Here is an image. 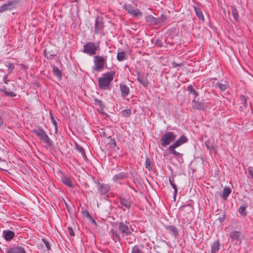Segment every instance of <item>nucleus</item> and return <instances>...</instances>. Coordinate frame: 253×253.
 <instances>
[{
	"mask_svg": "<svg viewBox=\"0 0 253 253\" xmlns=\"http://www.w3.org/2000/svg\"><path fill=\"white\" fill-rule=\"evenodd\" d=\"M115 73L114 71L108 72L103 74L102 76L98 79V87L100 89H109L111 83L113 80Z\"/></svg>",
	"mask_w": 253,
	"mask_h": 253,
	"instance_id": "1",
	"label": "nucleus"
},
{
	"mask_svg": "<svg viewBox=\"0 0 253 253\" xmlns=\"http://www.w3.org/2000/svg\"><path fill=\"white\" fill-rule=\"evenodd\" d=\"M32 131L35 133L42 141L46 143L48 146L50 147L52 145V141L50 139L42 127L34 129Z\"/></svg>",
	"mask_w": 253,
	"mask_h": 253,
	"instance_id": "2",
	"label": "nucleus"
},
{
	"mask_svg": "<svg viewBox=\"0 0 253 253\" xmlns=\"http://www.w3.org/2000/svg\"><path fill=\"white\" fill-rule=\"evenodd\" d=\"M129 223L127 221H122L119 224L118 231L123 237L132 235L133 229L128 226Z\"/></svg>",
	"mask_w": 253,
	"mask_h": 253,
	"instance_id": "3",
	"label": "nucleus"
},
{
	"mask_svg": "<svg viewBox=\"0 0 253 253\" xmlns=\"http://www.w3.org/2000/svg\"><path fill=\"white\" fill-rule=\"evenodd\" d=\"M99 45L93 42H87L84 45L83 52L90 56L95 55L96 51L98 50Z\"/></svg>",
	"mask_w": 253,
	"mask_h": 253,
	"instance_id": "4",
	"label": "nucleus"
},
{
	"mask_svg": "<svg viewBox=\"0 0 253 253\" xmlns=\"http://www.w3.org/2000/svg\"><path fill=\"white\" fill-rule=\"evenodd\" d=\"M107 56L103 57L101 56L96 55L94 57V66L93 70L97 72L100 71L105 66L106 63Z\"/></svg>",
	"mask_w": 253,
	"mask_h": 253,
	"instance_id": "5",
	"label": "nucleus"
},
{
	"mask_svg": "<svg viewBox=\"0 0 253 253\" xmlns=\"http://www.w3.org/2000/svg\"><path fill=\"white\" fill-rule=\"evenodd\" d=\"M176 138L173 132L169 131L163 134L161 138V144L163 147H166L171 142L173 141Z\"/></svg>",
	"mask_w": 253,
	"mask_h": 253,
	"instance_id": "6",
	"label": "nucleus"
},
{
	"mask_svg": "<svg viewBox=\"0 0 253 253\" xmlns=\"http://www.w3.org/2000/svg\"><path fill=\"white\" fill-rule=\"evenodd\" d=\"M20 0H12L7 3L3 4L0 6V12H3L6 10H11L20 6Z\"/></svg>",
	"mask_w": 253,
	"mask_h": 253,
	"instance_id": "7",
	"label": "nucleus"
},
{
	"mask_svg": "<svg viewBox=\"0 0 253 253\" xmlns=\"http://www.w3.org/2000/svg\"><path fill=\"white\" fill-rule=\"evenodd\" d=\"M123 8L127 11V13L133 17L142 16V12L138 8H135L131 4H125L123 5Z\"/></svg>",
	"mask_w": 253,
	"mask_h": 253,
	"instance_id": "8",
	"label": "nucleus"
},
{
	"mask_svg": "<svg viewBox=\"0 0 253 253\" xmlns=\"http://www.w3.org/2000/svg\"><path fill=\"white\" fill-rule=\"evenodd\" d=\"M98 191L102 195H105L111 190V185L109 184L102 183L99 182L97 183Z\"/></svg>",
	"mask_w": 253,
	"mask_h": 253,
	"instance_id": "9",
	"label": "nucleus"
},
{
	"mask_svg": "<svg viewBox=\"0 0 253 253\" xmlns=\"http://www.w3.org/2000/svg\"><path fill=\"white\" fill-rule=\"evenodd\" d=\"M104 29V23L103 22L102 18L101 17H97L96 19L95 27H94V33L96 34H98L103 31Z\"/></svg>",
	"mask_w": 253,
	"mask_h": 253,
	"instance_id": "10",
	"label": "nucleus"
},
{
	"mask_svg": "<svg viewBox=\"0 0 253 253\" xmlns=\"http://www.w3.org/2000/svg\"><path fill=\"white\" fill-rule=\"evenodd\" d=\"M119 201L123 207L129 210L131 208L132 202L129 199H126L125 197L120 196L119 198Z\"/></svg>",
	"mask_w": 253,
	"mask_h": 253,
	"instance_id": "11",
	"label": "nucleus"
},
{
	"mask_svg": "<svg viewBox=\"0 0 253 253\" xmlns=\"http://www.w3.org/2000/svg\"><path fill=\"white\" fill-rule=\"evenodd\" d=\"M165 228L166 230L169 231V233L170 235L177 237L178 236V231L177 228L173 225H167L165 226Z\"/></svg>",
	"mask_w": 253,
	"mask_h": 253,
	"instance_id": "12",
	"label": "nucleus"
},
{
	"mask_svg": "<svg viewBox=\"0 0 253 253\" xmlns=\"http://www.w3.org/2000/svg\"><path fill=\"white\" fill-rule=\"evenodd\" d=\"M137 80L145 87L147 86L149 84V81L146 77L145 76L144 74H140L138 72Z\"/></svg>",
	"mask_w": 253,
	"mask_h": 253,
	"instance_id": "13",
	"label": "nucleus"
},
{
	"mask_svg": "<svg viewBox=\"0 0 253 253\" xmlns=\"http://www.w3.org/2000/svg\"><path fill=\"white\" fill-rule=\"evenodd\" d=\"M128 173L125 172H121L118 174H115L113 177L114 182H117L119 180H123L128 177Z\"/></svg>",
	"mask_w": 253,
	"mask_h": 253,
	"instance_id": "14",
	"label": "nucleus"
},
{
	"mask_svg": "<svg viewBox=\"0 0 253 253\" xmlns=\"http://www.w3.org/2000/svg\"><path fill=\"white\" fill-rule=\"evenodd\" d=\"M2 236L5 240L9 241L13 238L15 236V233L13 231L11 230H4L3 231Z\"/></svg>",
	"mask_w": 253,
	"mask_h": 253,
	"instance_id": "15",
	"label": "nucleus"
},
{
	"mask_svg": "<svg viewBox=\"0 0 253 253\" xmlns=\"http://www.w3.org/2000/svg\"><path fill=\"white\" fill-rule=\"evenodd\" d=\"M120 87L122 96L124 98L127 96L129 93V87L126 85L122 84H120Z\"/></svg>",
	"mask_w": 253,
	"mask_h": 253,
	"instance_id": "16",
	"label": "nucleus"
},
{
	"mask_svg": "<svg viewBox=\"0 0 253 253\" xmlns=\"http://www.w3.org/2000/svg\"><path fill=\"white\" fill-rule=\"evenodd\" d=\"M188 141L187 138L184 135H182L178 139L175 140L172 144L176 146L179 147L182 144L187 142Z\"/></svg>",
	"mask_w": 253,
	"mask_h": 253,
	"instance_id": "17",
	"label": "nucleus"
},
{
	"mask_svg": "<svg viewBox=\"0 0 253 253\" xmlns=\"http://www.w3.org/2000/svg\"><path fill=\"white\" fill-rule=\"evenodd\" d=\"M220 249V242L218 240H216L211 244V253H217Z\"/></svg>",
	"mask_w": 253,
	"mask_h": 253,
	"instance_id": "18",
	"label": "nucleus"
},
{
	"mask_svg": "<svg viewBox=\"0 0 253 253\" xmlns=\"http://www.w3.org/2000/svg\"><path fill=\"white\" fill-rule=\"evenodd\" d=\"M6 253H26V252L23 248L18 247L8 249Z\"/></svg>",
	"mask_w": 253,
	"mask_h": 253,
	"instance_id": "19",
	"label": "nucleus"
},
{
	"mask_svg": "<svg viewBox=\"0 0 253 253\" xmlns=\"http://www.w3.org/2000/svg\"><path fill=\"white\" fill-rule=\"evenodd\" d=\"M63 183L69 187H73V184L71 178L67 175H64L62 177Z\"/></svg>",
	"mask_w": 253,
	"mask_h": 253,
	"instance_id": "20",
	"label": "nucleus"
},
{
	"mask_svg": "<svg viewBox=\"0 0 253 253\" xmlns=\"http://www.w3.org/2000/svg\"><path fill=\"white\" fill-rule=\"evenodd\" d=\"M192 107L194 109H196L198 110H204V104L203 102L193 100L192 102Z\"/></svg>",
	"mask_w": 253,
	"mask_h": 253,
	"instance_id": "21",
	"label": "nucleus"
},
{
	"mask_svg": "<svg viewBox=\"0 0 253 253\" xmlns=\"http://www.w3.org/2000/svg\"><path fill=\"white\" fill-rule=\"evenodd\" d=\"M216 86L222 91H225L227 87V83L226 81H220L217 82Z\"/></svg>",
	"mask_w": 253,
	"mask_h": 253,
	"instance_id": "22",
	"label": "nucleus"
},
{
	"mask_svg": "<svg viewBox=\"0 0 253 253\" xmlns=\"http://www.w3.org/2000/svg\"><path fill=\"white\" fill-rule=\"evenodd\" d=\"M231 193V189L230 187H225L223 189V192L220 194V196L225 200H227V197Z\"/></svg>",
	"mask_w": 253,
	"mask_h": 253,
	"instance_id": "23",
	"label": "nucleus"
},
{
	"mask_svg": "<svg viewBox=\"0 0 253 253\" xmlns=\"http://www.w3.org/2000/svg\"><path fill=\"white\" fill-rule=\"evenodd\" d=\"M230 237L232 240L240 241V232L237 231H232L230 234Z\"/></svg>",
	"mask_w": 253,
	"mask_h": 253,
	"instance_id": "24",
	"label": "nucleus"
},
{
	"mask_svg": "<svg viewBox=\"0 0 253 253\" xmlns=\"http://www.w3.org/2000/svg\"><path fill=\"white\" fill-rule=\"evenodd\" d=\"M232 15L236 21H239V16L236 7L233 5L231 6Z\"/></svg>",
	"mask_w": 253,
	"mask_h": 253,
	"instance_id": "25",
	"label": "nucleus"
},
{
	"mask_svg": "<svg viewBox=\"0 0 253 253\" xmlns=\"http://www.w3.org/2000/svg\"><path fill=\"white\" fill-rule=\"evenodd\" d=\"M110 233H111L112 237L114 240L116 239L119 242L121 241L122 238L119 234L120 233H118L114 229H111L110 230Z\"/></svg>",
	"mask_w": 253,
	"mask_h": 253,
	"instance_id": "26",
	"label": "nucleus"
},
{
	"mask_svg": "<svg viewBox=\"0 0 253 253\" xmlns=\"http://www.w3.org/2000/svg\"><path fill=\"white\" fill-rule=\"evenodd\" d=\"M194 10L195 11L197 16L203 21H204V17L203 13L200 8L194 7Z\"/></svg>",
	"mask_w": 253,
	"mask_h": 253,
	"instance_id": "27",
	"label": "nucleus"
},
{
	"mask_svg": "<svg viewBox=\"0 0 253 253\" xmlns=\"http://www.w3.org/2000/svg\"><path fill=\"white\" fill-rule=\"evenodd\" d=\"M145 168L149 170H152L153 169V164L151 160L149 157H147L145 161Z\"/></svg>",
	"mask_w": 253,
	"mask_h": 253,
	"instance_id": "28",
	"label": "nucleus"
},
{
	"mask_svg": "<svg viewBox=\"0 0 253 253\" xmlns=\"http://www.w3.org/2000/svg\"><path fill=\"white\" fill-rule=\"evenodd\" d=\"M94 105L96 106H99L100 109L101 110H103L104 109L105 106H104L103 102L102 100L97 99V98H95L94 99Z\"/></svg>",
	"mask_w": 253,
	"mask_h": 253,
	"instance_id": "29",
	"label": "nucleus"
},
{
	"mask_svg": "<svg viewBox=\"0 0 253 253\" xmlns=\"http://www.w3.org/2000/svg\"><path fill=\"white\" fill-rule=\"evenodd\" d=\"M53 73L54 75L57 78L60 79L62 78V73L60 70H59L57 67H55V66H54L53 67Z\"/></svg>",
	"mask_w": 253,
	"mask_h": 253,
	"instance_id": "30",
	"label": "nucleus"
},
{
	"mask_svg": "<svg viewBox=\"0 0 253 253\" xmlns=\"http://www.w3.org/2000/svg\"><path fill=\"white\" fill-rule=\"evenodd\" d=\"M169 181L170 184L172 186V187L174 189V196H175L177 193V189L176 184L174 183V180L173 176L169 178Z\"/></svg>",
	"mask_w": 253,
	"mask_h": 253,
	"instance_id": "31",
	"label": "nucleus"
},
{
	"mask_svg": "<svg viewBox=\"0 0 253 253\" xmlns=\"http://www.w3.org/2000/svg\"><path fill=\"white\" fill-rule=\"evenodd\" d=\"M126 57V53L125 51L119 52L117 53V59L119 61H122Z\"/></svg>",
	"mask_w": 253,
	"mask_h": 253,
	"instance_id": "32",
	"label": "nucleus"
},
{
	"mask_svg": "<svg viewBox=\"0 0 253 253\" xmlns=\"http://www.w3.org/2000/svg\"><path fill=\"white\" fill-rule=\"evenodd\" d=\"M50 117L51 121L55 127V133H57L58 131V124L51 113H50Z\"/></svg>",
	"mask_w": 253,
	"mask_h": 253,
	"instance_id": "33",
	"label": "nucleus"
},
{
	"mask_svg": "<svg viewBox=\"0 0 253 253\" xmlns=\"http://www.w3.org/2000/svg\"><path fill=\"white\" fill-rule=\"evenodd\" d=\"M187 90L193 94L195 97H197L199 95L198 92L193 88L191 84L188 86Z\"/></svg>",
	"mask_w": 253,
	"mask_h": 253,
	"instance_id": "34",
	"label": "nucleus"
},
{
	"mask_svg": "<svg viewBox=\"0 0 253 253\" xmlns=\"http://www.w3.org/2000/svg\"><path fill=\"white\" fill-rule=\"evenodd\" d=\"M246 208L245 206H241L238 210V212L240 213V214L244 216H246L247 214Z\"/></svg>",
	"mask_w": 253,
	"mask_h": 253,
	"instance_id": "35",
	"label": "nucleus"
},
{
	"mask_svg": "<svg viewBox=\"0 0 253 253\" xmlns=\"http://www.w3.org/2000/svg\"><path fill=\"white\" fill-rule=\"evenodd\" d=\"M123 116L125 117H128L131 114V110L129 109L124 110L122 111Z\"/></svg>",
	"mask_w": 253,
	"mask_h": 253,
	"instance_id": "36",
	"label": "nucleus"
},
{
	"mask_svg": "<svg viewBox=\"0 0 253 253\" xmlns=\"http://www.w3.org/2000/svg\"><path fill=\"white\" fill-rule=\"evenodd\" d=\"M155 44L159 47H161L164 46V41L163 39H157L155 41Z\"/></svg>",
	"mask_w": 253,
	"mask_h": 253,
	"instance_id": "37",
	"label": "nucleus"
},
{
	"mask_svg": "<svg viewBox=\"0 0 253 253\" xmlns=\"http://www.w3.org/2000/svg\"><path fill=\"white\" fill-rule=\"evenodd\" d=\"M44 56L48 59H51L52 56H54L56 55L55 54H51L46 50V49H45L43 51Z\"/></svg>",
	"mask_w": 253,
	"mask_h": 253,
	"instance_id": "38",
	"label": "nucleus"
},
{
	"mask_svg": "<svg viewBox=\"0 0 253 253\" xmlns=\"http://www.w3.org/2000/svg\"><path fill=\"white\" fill-rule=\"evenodd\" d=\"M6 66L8 67L7 71L8 74L12 73L13 69H14V66L13 64L9 62L8 63Z\"/></svg>",
	"mask_w": 253,
	"mask_h": 253,
	"instance_id": "39",
	"label": "nucleus"
},
{
	"mask_svg": "<svg viewBox=\"0 0 253 253\" xmlns=\"http://www.w3.org/2000/svg\"><path fill=\"white\" fill-rule=\"evenodd\" d=\"M77 149L78 150V151L82 154L83 157L84 158L86 159V156L85 155L84 148L82 147L77 145Z\"/></svg>",
	"mask_w": 253,
	"mask_h": 253,
	"instance_id": "40",
	"label": "nucleus"
},
{
	"mask_svg": "<svg viewBox=\"0 0 253 253\" xmlns=\"http://www.w3.org/2000/svg\"><path fill=\"white\" fill-rule=\"evenodd\" d=\"M178 147L177 146H176L173 144H172L170 145L169 147L168 148L170 154H175L176 151L175 150V148Z\"/></svg>",
	"mask_w": 253,
	"mask_h": 253,
	"instance_id": "41",
	"label": "nucleus"
},
{
	"mask_svg": "<svg viewBox=\"0 0 253 253\" xmlns=\"http://www.w3.org/2000/svg\"><path fill=\"white\" fill-rule=\"evenodd\" d=\"M205 146L209 150H212L213 149L212 143L209 141H207L205 142Z\"/></svg>",
	"mask_w": 253,
	"mask_h": 253,
	"instance_id": "42",
	"label": "nucleus"
},
{
	"mask_svg": "<svg viewBox=\"0 0 253 253\" xmlns=\"http://www.w3.org/2000/svg\"><path fill=\"white\" fill-rule=\"evenodd\" d=\"M132 253H143L141 250L137 247L134 246L132 249Z\"/></svg>",
	"mask_w": 253,
	"mask_h": 253,
	"instance_id": "43",
	"label": "nucleus"
},
{
	"mask_svg": "<svg viewBox=\"0 0 253 253\" xmlns=\"http://www.w3.org/2000/svg\"><path fill=\"white\" fill-rule=\"evenodd\" d=\"M171 65H172V68H176L177 67H181L184 65V63L182 62V63H176L175 62H173L171 63Z\"/></svg>",
	"mask_w": 253,
	"mask_h": 253,
	"instance_id": "44",
	"label": "nucleus"
},
{
	"mask_svg": "<svg viewBox=\"0 0 253 253\" xmlns=\"http://www.w3.org/2000/svg\"><path fill=\"white\" fill-rule=\"evenodd\" d=\"M240 98L241 99V100H242V103H243V104L246 106H247V99H246V97L245 95H241L240 96Z\"/></svg>",
	"mask_w": 253,
	"mask_h": 253,
	"instance_id": "45",
	"label": "nucleus"
},
{
	"mask_svg": "<svg viewBox=\"0 0 253 253\" xmlns=\"http://www.w3.org/2000/svg\"><path fill=\"white\" fill-rule=\"evenodd\" d=\"M42 241L44 243L47 250H50V244L49 243V242L48 241H47L45 239H42Z\"/></svg>",
	"mask_w": 253,
	"mask_h": 253,
	"instance_id": "46",
	"label": "nucleus"
},
{
	"mask_svg": "<svg viewBox=\"0 0 253 253\" xmlns=\"http://www.w3.org/2000/svg\"><path fill=\"white\" fill-rule=\"evenodd\" d=\"M5 94L7 96L10 97H15L16 96V94L13 92L12 91H6L5 92Z\"/></svg>",
	"mask_w": 253,
	"mask_h": 253,
	"instance_id": "47",
	"label": "nucleus"
},
{
	"mask_svg": "<svg viewBox=\"0 0 253 253\" xmlns=\"http://www.w3.org/2000/svg\"><path fill=\"white\" fill-rule=\"evenodd\" d=\"M82 212L84 215L85 217H86L88 219L89 218H91V216L90 215V213H89V212L87 211L84 210V211H82Z\"/></svg>",
	"mask_w": 253,
	"mask_h": 253,
	"instance_id": "48",
	"label": "nucleus"
},
{
	"mask_svg": "<svg viewBox=\"0 0 253 253\" xmlns=\"http://www.w3.org/2000/svg\"><path fill=\"white\" fill-rule=\"evenodd\" d=\"M109 144H111L112 147H116L117 144L115 139L114 138H111Z\"/></svg>",
	"mask_w": 253,
	"mask_h": 253,
	"instance_id": "49",
	"label": "nucleus"
},
{
	"mask_svg": "<svg viewBox=\"0 0 253 253\" xmlns=\"http://www.w3.org/2000/svg\"><path fill=\"white\" fill-rule=\"evenodd\" d=\"M68 231L69 235L71 236H75L74 231L73 228L71 227H68Z\"/></svg>",
	"mask_w": 253,
	"mask_h": 253,
	"instance_id": "50",
	"label": "nucleus"
},
{
	"mask_svg": "<svg viewBox=\"0 0 253 253\" xmlns=\"http://www.w3.org/2000/svg\"><path fill=\"white\" fill-rule=\"evenodd\" d=\"M249 173H250L253 180V167H249L248 168Z\"/></svg>",
	"mask_w": 253,
	"mask_h": 253,
	"instance_id": "51",
	"label": "nucleus"
},
{
	"mask_svg": "<svg viewBox=\"0 0 253 253\" xmlns=\"http://www.w3.org/2000/svg\"><path fill=\"white\" fill-rule=\"evenodd\" d=\"M20 66H21V68L25 70H26L28 68V67L26 65L23 64H20Z\"/></svg>",
	"mask_w": 253,
	"mask_h": 253,
	"instance_id": "52",
	"label": "nucleus"
},
{
	"mask_svg": "<svg viewBox=\"0 0 253 253\" xmlns=\"http://www.w3.org/2000/svg\"><path fill=\"white\" fill-rule=\"evenodd\" d=\"M3 82H4L5 84H8V82H9V80H7V76H5L3 78Z\"/></svg>",
	"mask_w": 253,
	"mask_h": 253,
	"instance_id": "53",
	"label": "nucleus"
},
{
	"mask_svg": "<svg viewBox=\"0 0 253 253\" xmlns=\"http://www.w3.org/2000/svg\"><path fill=\"white\" fill-rule=\"evenodd\" d=\"M225 217V214L223 215V216L222 217H219V221L221 222H222L224 220Z\"/></svg>",
	"mask_w": 253,
	"mask_h": 253,
	"instance_id": "54",
	"label": "nucleus"
},
{
	"mask_svg": "<svg viewBox=\"0 0 253 253\" xmlns=\"http://www.w3.org/2000/svg\"><path fill=\"white\" fill-rule=\"evenodd\" d=\"M146 19L148 20H151L152 19H155V18L152 15L148 16Z\"/></svg>",
	"mask_w": 253,
	"mask_h": 253,
	"instance_id": "55",
	"label": "nucleus"
},
{
	"mask_svg": "<svg viewBox=\"0 0 253 253\" xmlns=\"http://www.w3.org/2000/svg\"><path fill=\"white\" fill-rule=\"evenodd\" d=\"M89 219L90 220V221H91L92 223H94V224H96V221H95V219H93V218L92 217V216H91V218H89Z\"/></svg>",
	"mask_w": 253,
	"mask_h": 253,
	"instance_id": "56",
	"label": "nucleus"
},
{
	"mask_svg": "<svg viewBox=\"0 0 253 253\" xmlns=\"http://www.w3.org/2000/svg\"><path fill=\"white\" fill-rule=\"evenodd\" d=\"M65 206H66V207L68 211L69 212L71 210V208H70V206L67 203H65Z\"/></svg>",
	"mask_w": 253,
	"mask_h": 253,
	"instance_id": "57",
	"label": "nucleus"
},
{
	"mask_svg": "<svg viewBox=\"0 0 253 253\" xmlns=\"http://www.w3.org/2000/svg\"><path fill=\"white\" fill-rule=\"evenodd\" d=\"M3 124V120L2 117L0 116V126H2Z\"/></svg>",
	"mask_w": 253,
	"mask_h": 253,
	"instance_id": "58",
	"label": "nucleus"
},
{
	"mask_svg": "<svg viewBox=\"0 0 253 253\" xmlns=\"http://www.w3.org/2000/svg\"><path fill=\"white\" fill-rule=\"evenodd\" d=\"M0 91L3 92L4 94L5 93V92L7 91L5 87H3L2 88H0Z\"/></svg>",
	"mask_w": 253,
	"mask_h": 253,
	"instance_id": "59",
	"label": "nucleus"
},
{
	"mask_svg": "<svg viewBox=\"0 0 253 253\" xmlns=\"http://www.w3.org/2000/svg\"><path fill=\"white\" fill-rule=\"evenodd\" d=\"M173 155H174L175 156H178L180 155V154L179 152L176 151L175 153L173 154Z\"/></svg>",
	"mask_w": 253,
	"mask_h": 253,
	"instance_id": "60",
	"label": "nucleus"
},
{
	"mask_svg": "<svg viewBox=\"0 0 253 253\" xmlns=\"http://www.w3.org/2000/svg\"><path fill=\"white\" fill-rule=\"evenodd\" d=\"M79 1H80V0H75V1L77 2H79Z\"/></svg>",
	"mask_w": 253,
	"mask_h": 253,
	"instance_id": "61",
	"label": "nucleus"
},
{
	"mask_svg": "<svg viewBox=\"0 0 253 253\" xmlns=\"http://www.w3.org/2000/svg\"><path fill=\"white\" fill-rule=\"evenodd\" d=\"M184 207H185V206H182V207H181L180 209H181L182 208H184Z\"/></svg>",
	"mask_w": 253,
	"mask_h": 253,
	"instance_id": "62",
	"label": "nucleus"
},
{
	"mask_svg": "<svg viewBox=\"0 0 253 253\" xmlns=\"http://www.w3.org/2000/svg\"><path fill=\"white\" fill-rule=\"evenodd\" d=\"M132 243V242H130V241H128V243H129V244H130V243Z\"/></svg>",
	"mask_w": 253,
	"mask_h": 253,
	"instance_id": "63",
	"label": "nucleus"
},
{
	"mask_svg": "<svg viewBox=\"0 0 253 253\" xmlns=\"http://www.w3.org/2000/svg\"><path fill=\"white\" fill-rule=\"evenodd\" d=\"M127 239H129V240H130V239H131V238H129V239H128V238H126V240H127Z\"/></svg>",
	"mask_w": 253,
	"mask_h": 253,
	"instance_id": "64",
	"label": "nucleus"
}]
</instances>
